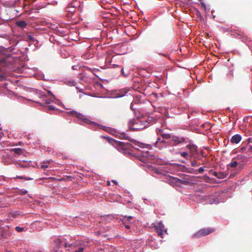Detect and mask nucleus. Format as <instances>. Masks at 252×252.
Wrapping results in <instances>:
<instances>
[{
  "mask_svg": "<svg viewBox=\"0 0 252 252\" xmlns=\"http://www.w3.org/2000/svg\"><path fill=\"white\" fill-rule=\"evenodd\" d=\"M158 137L154 146L159 150L165 149L167 147H175L189 142L188 137L179 136L172 133H165L162 129H159Z\"/></svg>",
  "mask_w": 252,
  "mask_h": 252,
  "instance_id": "obj_1",
  "label": "nucleus"
},
{
  "mask_svg": "<svg viewBox=\"0 0 252 252\" xmlns=\"http://www.w3.org/2000/svg\"><path fill=\"white\" fill-rule=\"evenodd\" d=\"M101 137L105 139L108 142L112 144L121 153L126 155H129L131 154V149L134 148L137 150H139V147L144 148V144L136 141L133 142V145L128 142L125 143L119 141H117L114 139L105 136H101Z\"/></svg>",
  "mask_w": 252,
  "mask_h": 252,
  "instance_id": "obj_2",
  "label": "nucleus"
},
{
  "mask_svg": "<svg viewBox=\"0 0 252 252\" xmlns=\"http://www.w3.org/2000/svg\"><path fill=\"white\" fill-rule=\"evenodd\" d=\"M155 119L152 116L142 118L137 117L130 119L128 122V126L130 130H142L155 123Z\"/></svg>",
  "mask_w": 252,
  "mask_h": 252,
  "instance_id": "obj_3",
  "label": "nucleus"
},
{
  "mask_svg": "<svg viewBox=\"0 0 252 252\" xmlns=\"http://www.w3.org/2000/svg\"><path fill=\"white\" fill-rule=\"evenodd\" d=\"M68 113L70 115L76 117L79 120H81L82 122L88 125H90L91 126V128L93 129L97 130L100 129L110 133H113L114 132H115V129L114 128L108 126H105L99 125L94 122H93L88 119L87 116L79 112L73 110L68 112Z\"/></svg>",
  "mask_w": 252,
  "mask_h": 252,
  "instance_id": "obj_4",
  "label": "nucleus"
},
{
  "mask_svg": "<svg viewBox=\"0 0 252 252\" xmlns=\"http://www.w3.org/2000/svg\"><path fill=\"white\" fill-rule=\"evenodd\" d=\"M166 182L173 187H178L181 185H187L189 183L187 180H182L172 176L166 178Z\"/></svg>",
  "mask_w": 252,
  "mask_h": 252,
  "instance_id": "obj_5",
  "label": "nucleus"
},
{
  "mask_svg": "<svg viewBox=\"0 0 252 252\" xmlns=\"http://www.w3.org/2000/svg\"><path fill=\"white\" fill-rule=\"evenodd\" d=\"M215 231V229L214 228H203L199 230L197 232L194 233L192 237L194 239L199 238L203 236L208 235Z\"/></svg>",
  "mask_w": 252,
  "mask_h": 252,
  "instance_id": "obj_6",
  "label": "nucleus"
},
{
  "mask_svg": "<svg viewBox=\"0 0 252 252\" xmlns=\"http://www.w3.org/2000/svg\"><path fill=\"white\" fill-rule=\"evenodd\" d=\"M64 241V248H77L79 246V242L69 236H65L63 238Z\"/></svg>",
  "mask_w": 252,
  "mask_h": 252,
  "instance_id": "obj_7",
  "label": "nucleus"
},
{
  "mask_svg": "<svg viewBox=\"0 0 252 252\" xmlns=\"http://www.w3.org/2000/svg\"><path fill=\"white\" fill-rule=\"evenodd\" d=\"M155 229L158 237L161 238L164 237V234H167V230L165 228L164 224L161 222H158L155 226Z\"/></svg>",
  "mask_w": 252,
  "mask_h": 252,
  "instance_id": "obj_8",
  "label": "nucleus"
},
{
  "mask_svg": "<svg viewBox=\"0 0 252 252\" xmlns=\"http://www.w3.org/2000/svg\"><path fill=\"white\" fill-rule=\"evenodd\" d=\"M5 50L0 48V63H11V61L9 60L11 58V56L9 54H5Z\"/></svg>",
  "mask_w": 252,
  "mask_h": 252,
  "instance_id": "obj_9",
  "label": "nucleus"
},
{
  "mask_svg": "<svg viewBox=\"0 0 252 252\" xmlns=\"http://www.w3.org/2000/svg\"><path fill=\"white\" fill-rule=\"evenodd\" d=\"M134 66L131 64H126L121 68V73L125 77H127L134 70Z\"/></svg>",
  "mask_w": 252,
  "mask_h": 252,
  "instance_id": "obj_10",
  "label": "nucleus"
},
{
  "mask_svg": "<svg viewBox=\"0 0 252 252\" xmlns=\"http://www.w3.org/2000/svg\"><path fill=\"white\" fill-rule=\"evenodd\" d=\"M241 151L248 157V158L252 157V145L247 143L245 146L241 148Z\"/></svg>",
  "mask_w": 252,
  "mask_h": 252,
  "instance_id": "obj_11",
  "label": "nucleus"
},
{
  "mask_svg": "<svg viewBox=\"0 0 252 252\" xmlns=\"http://www.w3.org/2000/svg\"><path fill=\"white\" fill-rule=\"evenodd\" d=\"M64 241L63 238H58L55 240L54 244L55 246L54 248V251L55 252H58L59 251H61V249L64 247Z\"/></svg>",
  "mask_w": 252,
  "mask_h": 252,
  "instance_id": "obj_12",
  "label": "nucleus"
},
{
  "mask_svg": "<svg viewBox=\"0 0 252 252\" xmlns=\"http://www.w3.org/2000/svg\"><path fill=\"white\" fill-rule=\"evenodd\" d=\"M79 64H77L73 65L72 66V69L79 70V71L84 72L85 74H87L88 72H92V69L91 68L86 67L84 65L79 66Z\"/></svg>",
  "mask_w": 252,
  "mask_h": 252,
  "instance_id": "obj_13",
  "label": "nucleus"
},
{
  "mask_svg": "<svg viewBox=\"0 0 252 252\" xmlns=\"http://www.w3.org/2000/svg\"><path fill=\"white\" fill-rule=\"evenodd\" d=\"M186 148L189 150L190 156L194 155L198 151V147L194 144L189 143L186 147Z\"/></svg>",
  "mask_w": 252,
  "mask_h": 252,
  "instance_id": "obj_14",
  "label": "nucleus"
},
{
  "mask_svg": "<svg viewBox=\"0 0 252 252\" xmlns=\"http://www.w3.org/2000/svg\"><path fill=\"white\" fill-rule=\"evenodd\" d=\"M31 161H28L24 160L23 161H16L15 165L17 168H26L30 167Z\"/></svg>",
  "mask_w": 252,
  "mask_h": 252,
  "instance_id": "obj_15",
  "label": "nucleus"
},
{
  "mask_svg": "<svg viewBox=\"0 0 252 252\" xmlns=\"http://www.w3.org/2000/svg\"><path fill=\"white\" fill-rule=\"evenodd\" d=\"M76 10V8L73 6H68L66 8V16L67 18H71Z\"/></svg>",
  "mask_w": 252,
  "mask_h": 252,
  "instance_id": "obj_16",
  "label": "nucleus"
},
{
  "mask_svg": "<svg viewBox=\"0 0 252 252\" xmlns=\"http://www.w3.org/2000/svg\"><path fill=\"white\" fill-rule=\"evenodd\" d=\"M235 158L236 159V160L238 161L239 164L241 166L242 165V162H246L248 159V157L246 156L245 155H237V156Z\"/></svg>",
  "mask_w": 252,
  "mask_h": 252,
  "instance_id": "obj_17",
  "label": "nucleus"
},
{
  "mask_svg": "<svg viewBox=\"0 0 252 252\" xmlns=\"http://www.w3.org/2000/svg\"><path fill=\"white\" fill-rule=\"evenodd\" d=\"M242 139L241 136L239 134H235L231 139V143L232 144H238Z\"/></svg>",
  "mask_w": 252,
  "mask_h": 252,
  "instance_id": "obj_18",
  "label": "nucleus"
},
{
  "mask_svg": "<svg viewBox=\"0 0 252 252\" xmlns=\"http://www.w3.org/2000/svg\"><path fill=\"white\" fill-rule=\"evenodd\" d=\"M41 95L42 96H45V97L46 96V94H45L44 93H42L41 94ZM44 101L43 102H38L37 101H36L35 102L39 103L40 105H41V106H43L45 104H49L51 102H52L53 100L51 98H47L45 97V99H44Z\"/></svg>",
  "mask_w": 252,
  "mask_h": 252,
  "instance_id": "obj_19",
  "label": "nucleus"
},
{
  "mask_svg": "<svg viewBox=\"0 0 252 252\" xmlns=\"http://www.w3.org/2000/svg\"><path fill=\"white\" fill-rule=\"evenodd\" d=\"M204 157L205 156L204 155V153L202 151H201L200 154L199 153L198 151H197V153H196L194 155H192V156H191V157H192L195 160H202V158Z\"/></svg>",
  "mask_w": 252,
  "mask_h": 252,
  "instance_id": "obj_20",
  "label": "nucleus"
},
{
  "mask_svg": "<svg viewBox=\"0 0 252 252\" xmlns=\"http://www.w3.org/2000/svg\"><path fill=\"white\" fill-rule=\"evenodd\" d=\"M77 247H79L78 249L72 252H83L86 249L87 246L85 244H81L79 242V246Z\"/></svg>",
  "mask_w": 252,
  "mask_h": 252,
  "instance_id": "obj_21",
  "label": "nucleus"
},
{
  "mask_svg": "<svg viewBox=\"0 0 252 252\" xmlns=\"http://www.w3.org/2000/svg\"><path fill=\"white\" fill-rule=\"evenodd\" d=\"M238 165H239L238 161L236 160L235 158H233L231 162L227 165L228 167L234 168L236 167Z\"/></svg>",
  "mask_w": 252,
  "mask_h": 252,
  "instance_id": "obj_22",
  "label": "nucleus"
},
{
  "mask_svg": "<svg viewBox=\"0 0 252 252\" xmlns=\"http://www.w3.org/2000/svg\"><path fill=\"white\" fill-rule=\"evenodd\" d=\"M128 91V90L126 89H123L120 90L119 92L117 93L116 95L117 97H121L125 96Z\"/></svg>",
  "mask_w": 252,
  "mask_h": 252,
  "instance_id": "obj_23",
  "label": "nucleus"
},
{
  "mask_svg": "<svg viewBox=\"0 0 252 252\" xmlns=\"http://www.w3.org/2000/svg\"><path fill=\"white\" fill-rule=\"evenodd\" d=\"M24 70H27V72L31 74V75H34L37 73V68L35 67L24 68Z\"/></svg>",
  "mask_w": 252,
  "mask_h": 252,
  "instance_id": "obj_24",
  "label": "nucleus"
},
{
  "mask_svg": "<svg viewBox=\"0 0 252 252\" xmlns=\"http://www.w3.org/2000/svg\"><path fill=\"white\" fill-rule=\"evenodd\" d=\"M11 152H13L15 154L20 155L23 154L24 150L21 148H14L11 150Z\"/></svg>",
  "mask_w": 252,
  "mask_h": 252,
  "instance_id": "obj_25",
  "label": "nucleus"
},
{
  "mask_svg": "<svg viewBox=\"0 0 252 252\" xmlns=\"http://www.w3.org/2000/svg\"><path fill=\"white\" fill-rule=\"evenodd\" d=\"M16 25L18 27H21L22 28H25L26 27L27 24L25 21L20 20L16 22Z\"/></svg>",
  "mask_w": 252,
  "mask_h": 252,
  "instance_id": "obj_26",
  "label": "nucleus"
},
{
  "mask_svg": "<svg viewBox=\"0 0 252 252\" xmlns=\"http://www.w3.org/2000/svg\"><path fill=\"white\" fill-rule=\"evenodd\" d=\"M228 175V173L226 172H219L218 174L219 179H224L226 178Z\"/></svg>",
  "mask_w": 252,
  "mask_h": 252,
  "instance_id": "obj_27",
  "label": "nucleus"
},
{
  "mask_svg": "<svg viewBox=\"0 0 252 252\" xmlns=\"http://www.w3.org/2000/svg\"><path fill=\"white\" fill-rule=\"evenodd\" d=\"M220 200L218 198L212 197L210 198V204H218Z\"/></svg>",
  "mask_w": 252,
  "mask_h": 252,
  "instance_id": "obj_28",
  "label": "nucleus"
},
{
  "mask_svg": "<svg viewBox=\"0 0 252 252\" xmlns=\"http://www.w3.org/2000/svg\"><path fill=\"white\" fill-rule=\"evenodd\" d=\"M122 223L125 225L126 228L127 229H129L130 228V226L129 225V222H128L125 219H123L122 220Z\"/></svg>",
  "mask_w": 252,
  "mask_h": 252,
  "instance_id": "obj_29",
  "label": "nucleus"
},
{
  "mask_svg": "<svg viewBox=\"0 0 252 252\" xmlns=\"http://www.w3.org/2000/svg\"><path fill=\"white\" fill-rule=\"evenodd\" d=\"M15 178L22 179V180H27V181L33 180V178H32L26 177L25 176H17L15 177Z\"/></svg>",
  "mask_w": 252,
  "mask_h": 252,
  "instance_id": "obj_30",
  "label": "nucleus"
},
{
  "mask_svg": "<svg viewBox=\"0 0 252 252\" xmlns=\"http://www.w3.org/2000/svg\"><path fill=\"white\" fill-rule=\"evenodd\" d=\"M92 57H93L92 55L89 53L84 54L82 56V58L83 59H85L92 58Z\"/></svg>",
  "mask_w": 252,
  "mask_h": 252,
  "instance_id": "obj_31",
  "label": "nucleus"
},
{
  "mask_svg": "<svg viewBox=\"0 0 252 252\" xmlns=\"http://www.w3.org/2000/svg\"><path fill=\"white\" fill-rule=\"evenodd\" d=\"M190 164L193 167H197L200 164V163H198L196 160L193 159L190 161Z\"/></svg>",
  "mask_w": 252,
  "mask_h": 252,
  "instance_id": "obj_32",
  "label": "nucleus"
},
{
  "mask_svg": "<svg viewBox=\"0 0 252 252\" xmlns=\"http://www.w3.org/2000/svg\"><path fill=\"white\" fill-rule=\"evenodd\" d=\"M47 108L48 109V110H46V111L47 112V113H49V111L50 110H58V109H56V108L53 106H52V105H48L47 106Z\"/></svg>",
  "mask_w": 252,
  "mask_h": 252,
  "instance_id": "obj_33",
  "label": "nucleus"
},
{
  "mask_svg": "<svg viewBox=\"0 0 252 252\" xmlns=\"http://www.w3.org/2000/svg\"><path fill=\"white\" fill-rule=\"evenodd\" d=\"M181 156L184 158L187 159L189 157V153L187 152H184L180 153Z\"/></svg>",
  "mask_w": 252,
  "mask_h": 252,
  "instance_id": "obj_34",
  "label": "nucleus"
},
{
  "mask_svg": "<svg viewBox=\"0 0 252 252\" xmlns=\"http://www.w3.org/2000/svg\"><path fill=\"white\" fill-rule=\"evenodd\" d=\"M28 192V191L25 189H21L18 190V193L20 195H24Z\"/></svg>",
  "mask_w": 252,
  "mask_h": 252,
  "instance_id": "obj_35",
  "label": "nucleus"
},
{
  "mask_svg": "<svg viewBox=\"0 0 252 252\" xmlns=\"http://www.w3.org/2000/svg\"><path fill=\"white\" fill-rule=\"evenodd\" d=\"M123 219H125L126 221L130 222L131 220H132V219H133V217H132L131 216H125L123 217Z\"/></svg>",
  "mask_w": 252,
  "mask_h": 252,
  "instance_id": "obj_36",
  "label": "nucleus"
},
{
  "mask_svg": "<svg viewBox=\"0 0 252 252\" xmlns=\"http://www.w3.org/2000/svg\"><path fill=\"white\" fill-rule=\"evenodd\" d=\"M48 162H43L41 165V168L42 169H45L48 167Z\"/></svg>",
  "mask_w": 252,
  "mask_h": 252,
  "instance_id": "obj_37",
  "label": "nucleus"
},
{
  "mask_svg": "<svg viewBox=\"0 0 252 252\" xmlns=\"http://www.w3.org/2000/svg\"><path fill=\"white\" fill-rule=\"evenodd\" d=\"M15 230L17 231V232H22L24 231V228L23 227H20V226H16L15 227Z\"/></svg>",
  "mask_w": 252,
  "mask_h": 252,
  "instance_id": "obj_38",
  "label": "nucleus"
},
{
  "mask_svg": "<svg viewBox=\"0 0 252 252\" xmlns=\"http://www.w3.org/2000/svg\"><path fill=\"white\" fill-rule=\"evenodd\" d=\"M124 138L126 139H127L128 140H129V141H132L133 140L132 139V138H131L128 135H124Z\"/></svg>",
  "mask_w": 252,
  "mask_h": 252,
  "instance_id": "obj_39",
  "label": "nucleus"
},
{
  "mask_svg": "<svg viewBox=\"0 0 252 252\" xmlns=\"http://www.w3.org/2000/svg\"><path fill=\"white\" fill-rule=\"evenodd\" d=\"M204 171V169L203 167H201L198 169V172L199 173H202Z\"/></svg>",
  "mask_w": 252,
  "mask_h": 252,
  "instance_id": "obj_40",
  "label": "nucleus"
},
{
  "mask_svg": "<svg viewBox=\"0 0 252 252\" xmlns=\"http://www.w3.org/2000/svg\"><path fill=\"white\" fill-rule=\"evenodd\" d=\"M47 93H48V95H51L52 96H53V98L55 99V97L54 94H52V93L51 91H48Z\"/></svg>",
  "mask_w": 252,
  "mask_h": 252,
  "instance_id": "obj_41",
  "label": "nucleus"
},
{
  "mask_svg": "<svg viewBox=\"0 0 252 252\" xmlns=\"http://www.w3.org/2000/svg\"><path fill=\"white\" fill-rule=\"evenodd\" d=\"M218 174H219V172H217V171H214L213 173V175L216 177L217 178H218Z\"/></svg>",
  "mask_w": 252,
  "mask_h": 252,
  "instance_id": "obj_42",
  "label": "nucleus"
},
{
  "mask_svg": "<svg viewBox=\"0 0 252 252\" xmlns=\"http://www.w3.org/2000/svg\"><path fill=\"white\" fill-rule=\"evenodd\" d=\"M130 109L133 111H134L135 109L133 108V104L131 103L130 105Z\"/></svg>",
  "mask_w": 252,
  "mask_h": 252,
  "instance_id": "obj_43",
  "label": "nucleus"
},
{
  "mask_svg": "<svg viewBox=\"0 0 252 252\" xmlns=\"http://www.w3.org/2000/svg\"><path fill=\"white\" fill-rule=\"evenodd\" d=\"M179 67H181V68H185V69H189V68L187 67V66H179Z\"/></svg>",
  "mask_w": 252,
  "mask_h": 252,
  "instance_id": "obj_44",
  "label": "nucleus"
},
{
  "mask_svg": "<svg viewBox=\"0 0 252 252\" xmlns=\"http://www.w3.org/2000/svg\"><path fill=\"white\" fill-rule=\"evenodd\" d=\"M113 67L115 68V67H117L118 66V65L116 64H113Z\"/></svg>",
  "mask_w": 252,
  "mask_h": 252,
  "instance_id": "obj_45",
  "label": "nucleus"
},
{
  "mask_svg": "<svg viewBox=\"0 0 252 252\" xmlns=\"http://www.w3.org/2000/svg\"><path fill=\"white\" fill-rule=\"evenodd\" d=\"M113 182L115 184H117V182L116 181H113Z\"/></svg>",
  "mask_w": 252,
  "mask_h": 252,
  "instance_id": "obj_46",
  "label": "nucleus"
},
{
  "mask_svg": "<svg viewBox=\"0 0 252 252\" xmlns=\"http://www.w3.org/2000/svg\"><path fill=\"white\" fill-rule=\"evenodd\" d=\"M5 160H6V159H3V162H4V164H5V163H6V161H5Z\"/></svg>",
  "mask_w": 252,
  "mask_h": 252,
  "instance_id": "obj_47",
  "label": "nucleus"
},
{
  "mask_svg": "<svg viewBox=\"0 0 252 252\" xmlns=\"http://www.w3.org/2000/svg\"><path fill=\"white\" fill-rule=\"evenodd\" d=\"M113 58H112L111 59V60L110 61V62H112V59H113Z\"/></svg>",
  "mask_w": 252,
  "mask_h": 252,
  "instance_id": "obj_48",
  "label": "nucleus"
},
{
  "mask_svg": "<svg viewBox=\"0 0 252 252\" xmlns=\"http://www.w3.org/2000/svg\"><path fill=\"white\" fill-rule=\"evenodd\" d=\"M1 179H2V180L4 179V178L3 177H1Z\"/></svg>",
  "mask_w": 252,
  "mask_h": 252,
  "instance_id": "obj_49",
  "label": "nucleus"
},
{
  "mask_svg": "<svg viewBox=\"0 0 252 252\" xmlns=\"http://www.w3.org/2000/svg\"><path fill=\"white\" fill-rule=\"evenodd\" d=\"M24 65L23 66V67H24L25 66V64H23Z\"/></svg>",
  "mask_w": 252,
  "mask_h": 252,
  "instance_id": "obj_50",
  "label": "nucleus"
}]
</instances>
